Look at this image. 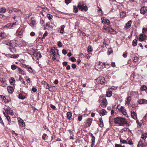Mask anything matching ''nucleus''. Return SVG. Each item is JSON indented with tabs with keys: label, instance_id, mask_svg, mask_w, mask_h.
<instances>
[{
	"label": "nucleus",
	"instance_id": "nucleus-1",
	"mask_svg": "<svg viewBox=\"0 0 147 147\" xmlns=\"http://www.w3.org/2000/svg\"><path fill=\"white\" fill-rule=\"evenodd\" d=\"M114 122L116 124L120 126H124L125 124H127L126 119L121 117H117L114 119Z\"/></svg>",
	"mask_w": 147,
	"mask_h": 147
},
{
	"label": "nucleus",
	"instance_id": "nucleus-2",
	"mask_svg": "<svg viewBox=\"0 0 147 147\" xmlns=\"http://www.w3.org/2000/svg\"><path fill=\"white\" fill-rule=\"evenodd\" d=\"M117 108L122 113L123 115L126 116L127 117H128L126 110L123 107L121 106L120 105H118L117 107Z\"/></svg>",
	"mask_w": 147,
	"mask_h": 147
},
{
	"label": "nucleus",
	"instance_id": "nucleus-3",
	"mask_svg": "<svg viewBox=\"0 0 147 147\" xmlns=\"http://www.w3.org/2000/svg\"><path fill=\"white\" fill-rule=\"evenodd\" d=\"M7 11L9 13H11L13 12H16L21 13V11L18 9L13 8L12 7H9L7 9Z\"/></svg>",
	"mask_w": 147,
	"mask_h": 147
},
{
	"label": "nucleus",
	"instance_id": "nucleus-4",
	"mask_svg": "<svg viewBox=\"0 0 147 147\" xmlns=\"http://www.w3.org/2000/svg\"><path fill=\"white\" fill-rule=\"evenodd\" d=\"M105 79L104 77L100 76L96 79V82L98 84H102L105 82Z\"/></svg>",
	"mask_w": 147,
	"mask_h": 147
},
{
	"label": "nucleus",
	"instance_id": "nucleus-5",
	"mask_svg": "<svg viewBox=\"0 0 147 147\" xmlns=\"http://www.w3.org/2000/svg\"><path fill=\"white\" fill-rule=\"evenodd\" d=\"M18 121L19 123V125L21 127H24L25 126V123L24 121L20 118H18Z\"/></svg>",
	"mask_w": 147,
	"mask_h": 147
},
{
	"label": "nucleus",
	"instance_id": "nucleus-6",
	"mask_svg": "<svg viewBox=\"0 0 147 147\" xmlns=\"http://www.w3.org/2000/svg\"><path fill=\"white\" fill-rule=\"evenodd\" d=\"M16 22L13 23H8L6 25L3 26L2 27L3 28H6V29H10L13 26V25L16 24Z\"/></svg>",
	"mask_w": 147,
	"mask_h": 147
},
{
	"label": "nucleus",
	"instance_id": "nucleus-7",
	"mask_svg": "<svg viewBox=\"0 0 147 147\" xmlns=\"http://www.w3.org/2000/svg\"><path fill=\"white\" fill-rule=\"evenodd\" d=\"M105 30L107 32L113 34H115L117 33L116 31L114 29L109 28H106Z\"/></svg>",
	"mask_w": 147,
	"mask_h": 147
},
{
	"label": "nucleus",
	"instance_id": "nucleus-8",
	"mask_svg": "<svg viewBox=\"0 0 147 147\" xmlns=\"http://www.w3.org/2000/svg\"><path fill=\"white\" fill-rule=\"evenodd\" d=\"M102 22L103 24L109 25L110 24V21L108 19H107L105 18L102 17L101 18Z\"/></svg>",
	"mask_w": 147,
	"mask_h": 147
},
{
	"label": "nucleus",
	"instance_id": "nucleus-9",
	"mask_svg": "<svg viewBox=\"0 0 147 147\" xmlns=\"http://www.w3.org/2000/svg\"><path fill=\"white\" fill-rule=\"evenodd\" d=\"M138 146V147H147V145L145 142L144 143L141 140L139 142Z\"/></svg>",
	"mask_w": 147,
	"mask_h": 147
},
{
	"label": "nucleus",
	"instance_id": "nucleus-10",
	"mask_svg": "<svg viewBox=\"0 0 147 147\" xmlns=\"http://www.w3.org/2000/svg\"><path fill=\"white\" fill-rule=\"evenodd\" d=\"M107 101L105 98L103 99L101 104V106L103 107H105L107 105Z\"/></svg>",
	"mask_w": 147,
	"mask_h": 147
},
{
	"label": "nucleus",
	"instance_id": "nucleus-11",
	"mask_svg": "<svg viewBox=\"0 0 147 147\" xmlns=\"http://www.w3.org/2000/svg\"><path fill=\"white\" fill-rule=\"evenodd\" d=\"M140 11L141 14H145L147 13V8L145 7L141 8Z\"/></svg>",
	"mask_w": 147,
	"mask_h": 147
},
{
	"label": "nucleus",
	"instance_id": "nucleus-12",
	"mask_svg": "<svg viewBox=\"0 0 147 147\" xmlns=\"http://www.w3.org/2000/svg\"><path fill=\"white\" fill-rule=\"evenodd\" d=\"M4 109L5 111V114H6V113L8 114H10L11 115H12V111L11 110H10V108H4Z\"/></svg>",
	"mask_w": 147,
	"mask_h": 147
},
{
	"label": "nucleus",
	"instance_id": "nucleus-13",
	"mask_svg": "<svg viewBox=\"0 0 147 147\" xmlns=\"http://www.w3.org/2000/svg\"><path fill=\"white\" fill-rule=\"evenodd\" d=\"M23 32L24 28H20L18 30L17 34L19 35H21L23 34Z\"/></svg>",
	"mask_w": 147,
	"mask_h": 147
},
{
	"label": "nucleus",
	"instance_id": "nucleus-14",
	"mask_svg": "<svg viewBox=\"0 0 147 147\" xmlns=\"http://www.w3.org/2000/svg\"><path fill=\"white\" fill-rule=\"evenodd\" d=\"M131 113V117L133 119L135 120L137 119V114L134 111H132Z\"/></svg>",
	"mask_w": 147,
	"mask_h": 147
},
{
	"label": "nucleus",
	"instance_id": "nucleus-15",
	"mask_svg": "<svg viewBox=\"0 0 147 147\" xmlns=\"http://www.w3.org/2000/svg\"><path fill=\"white\" fill-rule=\"evenodd\" d=\"M131 100V98L130 96L128 97L126 100L125 105L129 106L130 105V101Z\"/></svg>",
	"mask_w": 147,
	"mask_h": 147
},
{
	"label": "nucleus",
	"instance_id": "nucleus-16",
	"mask_svg": "<svg viewBox=\"0 0 147 147\" xmlns=\"http://www.w3.org/2000/svg\"><path fill=\"white\" fill-rule=\"evenodd\" d=\"M36 20L34 18H32L31 19L30 25L31 26H33L36 25Z\"/></svg>",
	"mask_w": 147,
	"mask_h": 147
},
{
	"label": "nucleus",
	"instance_id": "nucleus-17",
	"mask_svg": "<svg viewBox=\"0 0 147 147\" xmlns=\"http://www.w3.org/2000/svg\"><path fill=\"white\" fill-rule=\"evenodd\" d=\"M9 81L10 84L12 85H13L16 82L14 78L13 77L10 78L9 79Z\"/></svg>",
	"mask_w": 147,
	"mask_h": 147
},
{
	"label": "nucleus",
	"instance_id": "nucleus-18",
	"mask_svg": "<svg viewBox=\"0 0 147 147\" xmlns=\"http://www.w3.org/2000/svg\"><path fill=\"white\" fill-rule=\"evenodd\" d=\"M98 124L99 126L101 127H103L104 126L102 119V117H100L99 119Z\"/></svg>",
	"mask_w": 147,
	"mask_h": 147
},
{
	"label": "nucleus",
	"instance_id": "nucleus-19",
	"mask_svg": "<svg viewBox=\"0 0 147 147\" xmlns=\"http://www.w3.org/2000/svg\"><path fill=\"white\" fill-rule=\"evenodd\" d=\"M138 103L139 104H143L147 103V100L145 99H142L139 100Z\"/></svg>",
	"mask_w": 147,
	"mask_h": 147
},
{
	"label": "nucleus",
	"instance_id": "nucleus-20",
	"mask_svg": "<svg viewBox=\"0 0 147 147\" xmlns=\"http://www.w3.org/2000/svg\"><path fill=\"white\" fill-rule=\"evenodd\" d=\"M7 89L8 92L10 93H12L13 91V89L11 86H8L7 87Z\"/></svg>",
	"mask_w": 147,
	"mask_h": 147
},
{
	"label": "nucleus",
	"instance_id": "nucleus-21",
	"mask_svg": "<svg viewBox=\"0 0 147 147\" xmlns=\"http://www.w3.org/2000/svg\"><path fill=\"white\" fill-rule=\"evenodd\" d=\"M84 3L83 2H79L78 5V7L79 9H81V8L84 6Z\"/></svg>",
	"mask_w": 147,
	"mask_h": 147
},
{
	"label": "nucleus",
	"instance_id": "nucleus-22",
	"mask_svg": "<svg viewBox=\"0 0 147 147\" xmlns=\"http://www.w3.org/2000/svg\"><path fill=\"white\" fill-rule=\"evenodd\" d=\"M126 12L125 11H122L120 13V16L121 18H123L125 16Z\"/></svg>",
	"mask_w": 147,
	"mask_h": 147
},
{
	"label": "nucleus",
	"instance_id": "nucleus-23",
	"mask_svg": "<svg viewBox=\"0 0 147 147\" xmlns=\"http://www.w3.org/2000/svg\"><path fill=\"white\" fill-rule=\"evenodd\" d=\"M106 112L105 109H102V111L100 112V114L101 116H102L106 114Z\"/></svg>",
	"mask_w": 147,
	"mask_h": 147
},
{
	"label": "nucleus",
	"instance_id": "nucleus-24",
	"mask_svg": "<svg viewBox=\"0 0 147 147\" xmlns=\"http://www.w3.org/2000/svg\"><path fill=\"white\" fill-rule=\"evenodd\" d=\"M131 21H129L126 24V27L127 28H129L131 26Z\"/></svg>",
	"mask_w": 147,
	"mask_h": 147
},
{
	"label": "nucleus",
	"instance_id": "nucleus-25",
	"mask_svg": "<svg viewBox=\"0 0 147 147\" xmlns=\"http://www.w3.org/2000/svg\"><path fill=\"white\" fill-rule=\"evenodd\" d=\"M92 121V119L89 118L87 120V124L88 125V126H90Z\"/></svg>",
	"mask_w": 147,
	"mask_h": 147
},
{
	"label": "nucleus",
	"instance_id": "nucleus-26",
	"mask_svg": "<svg viewBox=\"0 0 147 147\" xmlns=\"http://www.w3.org/2000/svg\"><path fill=\"white\" fill-rule=\"evenodd\" d=\"M147 137V133L143 134L141 136V138L144 140Z\"/></svg>",
	"mask_w": 147,
	"mask_h": 147
},
{
	"label": "nucleus",
	"instance_id": "nucleus-27",
	"mask_svg": "<svg viewBox=\"0 0 147 147\" xmlns=\"http://www.w3.org/2000/svg\"><path fill=\"white\" fill-rule=\"evenodd\" d=\"M6 11L5 7H4L0 8V13H4Z\"/></svg>",
	"mask_w": 147,
	"mask_h": 147
},
{
	"label": "nucleus",
	"instance_id": "nucleus-28",
	"mask_svg": "<svg viewBox=\"0 0 147 147\" xmlns=\"http://www.w3.org/2000/svg\"><path fill=\"white\" fill-rule=\"evenodd\" d=\"M106 92L107 96L108 97H110L111 96L112 94V92L111 91H107Z\"/></svg>",
	"mask_w": 147,
	"mask_h": 147
},
{
	"label": "nucleus",
	"instance_id": "nucleus-29",
	"mask_svg": "<svg viewBox=\"0 0 147 147\" xmlns=\"http://www.w3.org/2000/svg\"><path fill=\"white\" fill-rule=\"evenodd\" d=\"M28 71L30 73H32L34 75L35 74V73H36L34 69H32V68H31L30 69H29L28 70Z\"/></svg>",
	"mask_w": 147,
	"mask_h": 147
},
{
	"label": "nucleus",
	"instance_id": "nucleus-30",
	"mask_svg": "<svg viewBox=\"0 0 147 147\" xmlns=\"http://www.w3.org/2000/svg\"><path fill=\"white\" fill-rule=\"evenodd\" d=\"M137 38H135L134 40L133 41V45L134 46H136L137 45Z\"/></svg>",
	"mask_w": 147,
	"mask_h": 147
},
{
	"label": "nucleus",
	"instance_id": "nucleus-31",
	"mask_svg": "<svg viewBox=\"0 0 147 147\" xmlns=\"http://www.w3.org/2000/svg\"><path fill=\"white\" fill-rule=\"evenodd\" d=\"M65 26H64V25H63L61 26V30H60V32L61 33H62V34L64 32V28H65Z\"/></svg>",
	"mask_w": 147,
	"mask_h": 147
},
{
	"label": "nucleus",
	"instance_id": "nucleus-32",
	"mask_svg": "<svg viewBox=\"0 0 147 147\" xmlns=\"http://www.w3.org/2000/svg\"><path fill=\"white\" fill-rule=\"evenodd\" d=\"M3 114L4 115L6 119L8 121H10L11 119L10 117L8 115H7L5 114V112H3Z\"/></svg>",
	"mask_w": 147,
	"mask_h": 147
},
{
	"label": "nucleus",
	"instance_id": "nucleus-33",
	"mask_svg": "<svg viewBox=\"0 0 147 147\" xmlns=\"http://www.w3.org/2000/svg\"><path fill=\"white\" fill-rule=\"evenodd\" d=\"M19 56V54H14L11 55L10 57L11 58H18Z\"/></svg>",
	"mask_w": 147,
	"mask_h": 147
},
{
	"label": "nucleus",
	"instance_id": "nucleus-34",
	"mask_svg": "<svg viewBox=\"0 0 147 147\" xmlns=\"http://www.w3.org/2000/svg\"><path fill=\"white\" fill-rule=\"evenodd\" d=\"M51 52L53 56L55 57L56 55V53L55 51V49H51Z\"/></svg>",
	"mask_w": 147,
	"mask_h": 147
},
{
	"label": "nucleus",
	"instance_id": "nucleus-35",
	"mask_svg": "<svg viewBox=\"0 0 147 147\" xmlns=\"http://www.w3.org/2000/svg\"><path fill=\"white\" fill-rule=\"evenodd\" d=\"M81 11L84 10L85 11H86L88 10V8L86 6H84L81 8V9H79Z\"/></svg>",
	"mask_w": 147,
	"mask_h": 147
},
{
	"label": "nucleus",
	"instance_id": "nucleus-36",
	"mask_svg": "<svg viewBox=\"0 0 147 147\" xmlns=\"http://www.w3.org/2000/svg\"><path fill=\"white\" fill-rule=\"evenodd\" d=\"M67 117L69 119H70L72 116V114L70 112H68L67 113Z\"/></svg>",
	"mask_w": 147,
	"mask_h": 147
},
{
	"label": "nucleus",
	"instance_id": "nucleus-37",
	"mask_svg": "<svg viewBox=\"0 0 147 147\" xmlns=\"http://www.w3.org/2000/svg\"><path fill=\"white\" fill-rule=\"evenodd\" d=\"M147 89V88L146 86H145L144 85L142 86H141V90L142 91H144L146 90Z\"/></svg>",
	"mask_w": 147,
	"mask_h": 147
},
{
	"label": "nucleus",
	"instance_id": "nucleus-38",
	"mask_svg": "<svg viewBox=\"0 0 147 147\" xmlns=\"http://www.w3.org/2000/svg\"><path fill=\"white\" fill-rule=\"evenodd\" d=\"M45 22L43 20L41 19L40 20V24L42 26H45V25L44 24Z\"/></svg>",
	"mask_w": 147,
	"mask_h": 147
},
{
	"label": "nucleus",
	"instance_id": "nucleus-39",
	"mask_svg": "<svg viewBox=\"0 0 147 147\" xmlns=\"http://www.w3.org/2000/svg\"><path fill=\"white\" fill-rule=\"evenodd\" d=\"M119 139L120 140V142L121 143L125 144L127 143V142L126 140H124L121 138H120Z\"/></svg>",
	"mask_w": 147,
	"mask_h": 147
},
{
	"label": "nucleus",
	"instance_id": "nucleus-40",
	"mask_svg": "<svg viewBox=\"0 0 147 147\" xmlns=\"http://www.w3.org/2000/svg\"><path fill=\"white\" fill-rule=\"evenodd\" d=\"M5 33H1L0 36V39H1L5 37Z\"/></svg>",
	"mask_w": 147,
	"mask_h": 147
},
{
	"label": "nucleus",
	"instance_id": "nucleus-41",
	"mask_svg": "<svg viewBox=\"0 0 147 147\" xmlns=\"http://www.w3.org/2000/svg\"><path fill=\"white\" fill-rule=\"evenodd\" d=\"M20 71H19V73L21 74L24 75L25 74V72L24 71L21 69H20Z\"/></svg>",
	"mask_w": 147,
	"mask_h": 147
},
{
	"label": "nucleus",
	"instance_id": "nucleus-42",
	"mask_svg": "<svg viewBox=\"0 0 147 147\" xmlns=\"http://www.w3.org/2000/svg\"><path fill=\"white\" fill-rule=\"evenodd\" d=\"M78 11V9L75 6H74V12L76 13Z\"/></svg>",
	"mask_w": 147,
	"mask_h": 147
},
{
	"label": "nucleus",
	"instance_id": "nucleus-43",
	"mask_svg": "<svg viewBox=\"0 0 147 147\" xmlns=\"http://www.w3.org/2000/svg\"><path fill=\"white\" fill-rule=\"evenodd\" d=\"M18 97L20 99H24L25 98L24 96L22 94H20L19 95Z\"/></svg>",
	"mask_w": 147,
	"mask_h": 147
},
{
	"label": "nucleus",
	"instance_id": "nucleus-44",
	"mask_svg": "<svg viewBox=\"0 0 147 147\" xmlns=\"http://www.w3.org/2000/svg\"><path fill=\"white\" fill-rule=\"evenodd\" d=\"M92 48L90 46H89L88 47L87 51L88 52H90L92 51Z\"/></svg>",
	"mask_w": 147,
	"mask_h": 147
},
{
	"label": "nucleus",
	"instance_id": "nucleus-45",
	"mask_svg": "<svg viewBox=\"0 0 147 147\" xmlns=\"http://www.w3.org/2000/svg\"><path fill=\"white\" fill-rule=\"evenodd\" d=\"M4 43L6 45H8V46H10L12 44V43L11 42V41H9L8 42H4Z\"/></svg>",
	"mask_w": 147,
	"mask_h": 147
},
{
	"label": "nucleus",
	"instance_id": "nucleus-46",
	"mask_svg": "<svg viewBox=\"0 0 147 147\" xmlns=\"http://www.w3.org/2000/svg\"><path fill=\"white\" fill-rule=\"evenodd\" d=\"M17 67L15 65H12L11 66V68L12 70H15L17 68Z\"/></svg>",
	"mask_w": 147,
	"mask_h": 147
},
{
	"label": "nucleus",
	"instance_id": "nucleus-47",
	"mask_svg": "<svg viewBox=\"0 0 147 147\" xmlns=\"http://www.w3.org/2000/svg\"><path fill=\"white\" fill-rule=\"evenodd\" d=\"M145 35L142 34H141L139 38V39H141L142 40H143L144 38Z\"/></svg>",
	"mask_w": 147,
	"mask_h": 147
},
{
	"label": "nucleus",
	"instance_id": "nucleus-48",
	"mask_svg": "<svg viewBox=\"0 0 147 147\" xmlns=\"http://www.w3.org/2000/svg\"><path fill=\"white\" fill-rule=\"evenodd\" d=\"M91 55H92L91 53H89V54H87L86 55L85 57L87 59H89L90 57L91 56Z\"/></svg>",
	"mask_w": 147,
	"mask_h": 147
},
{
	"label": "nucleus",
	"instance_id": "nucleus-49",
	"mask_svg": "<svg viewBox=\"0 0 147 147\" xmlns=\"http://www.w3.org/2000/svg\"><path fill=\"white\" fill-rule=\"evenodd\" d=\"M99 15L101 16L103 14V12L102 10L100 8H99Z\"/></svg>",
	"mask_w": 147,
	"mask_h": 147
},
{
	"label": "nucleus",
	"instance_id": "nucleus-50",
	"mask_svg": "<svg viewBox=\"0 0 147 147\" xmlns=\"http://www.w3.org/2000/svg\"><path fill=\"white\" fill-rule=\"evenodd\" d=\"M127 143H128L130 145H132L133 144V142L131 140H127Z\"/></svg>",
	"mask_w": 147,
	"mask_h": 147
},
{
	"label": "nucleus",
	"instance_id": "nucleus-51",
	"mask_svg": "<svg viewBox=\"0 0 147 147\" xmlns=\"http://www.w3.org/2000/svg\"><path fill=\"white\" fill-rule=\"evenodd\" d=\"M138 58L137 57H135L134 58L133 61L134 62H137L138 61Z\"/></svg>",
	"mask_w": 147,
	"mask_h": 147
},
{
	"label": "nucleus",
	"instance_id": "nucleus-52",
	"mask_svg": "<svg viewBox=\"0 0 147 147\" xmlns=\"http://www.w3.org/2000/svg\"><path fill=\"white\" fill-rule=\"evenodd\" d=\"M69 59L72 61L74 62H75L76 60L75 58L74 57H71V58H70Z\"/></svg>",
	"mask_w": 147,
	"mask_h": 147
},
{
	"label": "nucleus",
	"instance_id": "nucleus-53",
	"mask_svg": "<svg viewBox=\"0 0 147 147\" xmlns=\"http://www.w3.org/2000/svg\"><path fill=\"white\" fill-rule=\"evenodd\" d=\"M47 17L49 18V20H51L52 19L53 16L52 15H50L49 14H48L47 15Z\"/></svg>",
	"mask_w": 147,
	"mask_h": 147
},
{
	"label": "nucleus",
	"instance_id": "nucleus-54",
	"mask_svg": "<svg viewBox=\"0 0 147 147\" xmlns=\"http://www.w3.org/2000/svg\"><path fill=\"white\" fill-rule=\"evenodd\" d=\"M72 0H65V3L67 5L69 4V3Z\"/></svg>",
	"mask_w": 147,
	"mask_h": 147
},
{
	"label": "nucleus",
	"instance_id": "nucleus-55",
	"mask_svg": "<svg viewBox=\"0 0 147 147\" xmlns=\"http://www.w3.org/2000/svg\"><path fill=\"white\" fill-rule=\"evenodd\" d=\"M24 66L26 68L28 69V70L30 69L31 68L30 66L28 65H24Z\"/></svg>",
	"mask_w": 147,
	"mask_h": 147
},
{
	"label": "nucleus",
	"instance_id": "nucleus-56",
	"mask_svg": "<svg viewBox=\"0 0 147 147\" xmlns=\"http://www.w3.org/2000/svg\"><path fill=\"white\" fill-rule=\"evenodd\" d=\"M143 121L146 120L147 121V113L146 114L145 116L142 119Z\"/></svg>",
	"mask_w": 147,
	"mask_h": 147
},
{
	"label": "nucleus",
	"instance_id": "nucleus-57",
	"mask_svg": "<svg viewBox=\"0 0 147 147\" xmlns=\"http://www.w3.org/2000/svg\"><path fill=\"white\" fill-rule=\"evenodd\" d=\"M115 147H125V146H122L120 144H116L115 145Z\"/></svg>",
	"mask_w": 147,
	"mask_h": 147
},
{
	"label": "nucleus",
	"instance_id": "nucleus-58",
	"mask_svg": "<svg viewBox=\"0 0 147 147\" xmlns=\"http://www.w3.org/2000/svg\"><path fill=\"white\" fill-rule=\"evenodd\" d=\"M62 53L64 55H66L67 53V51L65 49H63L62 50Z\"/></svg>",
	"mask_w": 147,
	"mask_h": 147
},
{
	"label": "nucleus",
	"instance_id": "nucleus-59",
	"mask_svg": "<svg viewBox=\"0 0 147 147\" xmlns=\"http://www.w3.org/2000/svg\"><path fill=\"white\" fill-rule=\"evenodd\" d=\"M58 45L59 47H61L62 46V44L61 41H59L58 43Z\"/></svg>",
	"mask_w": 147,
	"mask_h": 147
},
{
	"label": "nucleus",
	"instance_id": "nucleus-60",
	"mask_svg": "<svg viewBox=\"0 0 147 147\" xmlns=\"http://www.w3.org/2000/svg\"><path fill=\"white\" fill-rule=\"evenodd\" d=\"M89 134L92 137V140H95V137H94V136H93V134L91 133H89Z\"/></svg>",
	"mask_w": 147,
	"mask_h": 147
},
{
	"label": "nucleus",
	"instance_id": "nucleus-61",
	"mask_svg": "<svg viewBox=\"0 0 147 147\" xmlns=\"http://www.w3.org/2000/svg\"><path fill=\"white\" fill-rule=\"evenodd\" d=\"M95 140H92V142L91 147H93L94 145L95 144Z\"/></svg>",
	"mask_w": 147,
	"mask_h": 147
},
{
	"label": "nucleus",
	"instance_id": "nucleus-62",
	"mask_svg": "<svg viewBox=\"0 0 147 147\" xmlns=\"http://www.w3.org/2000/svg\"><path fill=\"white\" fill-rule=\"evenodd\" d=\"M48 35V32L47 31H46L43 35L42 38L45 37V36H47Z\"/></svg>",
	"mask_w": 147,
	"mask_h": 147
},
{
	"label": "nucleus",
	"instance_id": "nucleus-63",
	"mask_svg": "<svg viewBox=\"0 0 147 147\" xmlns=\"http://www.w3.org/2000/svg\"><path fill=\"white\" fill-rule=\"evenodd\" d=\"M46 136H47V135L46 134H43L42 138L43 140H45Z\"/></svg>",
	"mask_w": 147,
	"mask_h": 147
},
{
	"label": "nucleus",
	"instance_id": "nucleus-64",
	"mask_svg": "<svg viewBox=\"0 0 147 147\" xmlns=\"http://www.w3.org/2000/svg\"><path fill=\"white\" fill-rule=\"evenodd\" d=\"M32 90L33 92H35L37 91V89L33 87L32 88Z\"/></svg>",
	"mask_w": 147,
	"mask_h": 147
}]
</instances>
